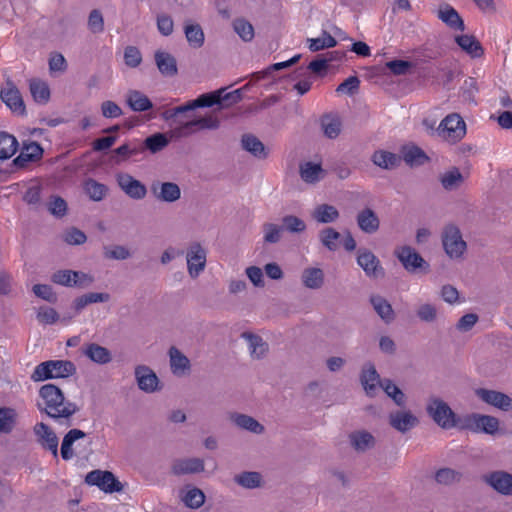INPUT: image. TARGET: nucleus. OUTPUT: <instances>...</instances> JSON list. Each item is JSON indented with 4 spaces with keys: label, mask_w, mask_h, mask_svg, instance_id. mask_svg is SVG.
Returning <instances> with one entry per match:
<instances>
[{
    "label": "nucleus",
    "mask_w": 512,
    "mask_h": 512,
    "mask_svg": "<svg viewBox=\"0 0 512 512\" xmlns=\"http://www.w3.org/2000/svg\"><path fill=\"white\" fill-rule=\"evenodd\" d=\"M39 397L42 402L37 404L38 409L59 423L69 420L79 411L77 404L67 400L63 391L55 384L41 386Z\"/></svg>",
    "instance_id": "obj_1"
},
{
    "label": "nucleus",
    "mask_w": 512,
    "mask_h": 512,
    "mask_svg": "<svg viewBox=\"0 0 512 512\" xmlns=\"http://www.w3.org/2000/svg\"><path fill=\"white\" fill-rule=\"evenodd\" d=\"M426 412L428 416L443 429H451L458 424L456 413L439 397L431 396L428 398Z\"/></svg>",
    "instance_id": "obj_2"
},
{
    "label": "nucleus",
    "mask_w": 512,
    "mask_h": 512,
    "mask_svg": "<svg viewBox=\"0 0 512 512\" xmlns=\"http://www.w3.org/2000/svg\"><path fill=\"white\" fill-rule=\"evenodd\" d=\"M436 134L443 140L455 144L466 135V124L457 113L447 115L437 126Z\"/></svg>",
    "instance_id": "obj_3"
},
{
    "label": "nucleus",
    "mask_w": 512,
    "mask_h": 512,
    "mask_svg": "<svg viewBox=\"0 0 512 512\" xmlns=\"http://www.w3.org/2000/svg\"><path fill=\"white\" fill-rule=\"evenodd\" d=\"M394 254L409 273L426 274L430 271L429 263L411 246L398 247L395 249Z\"/></svg>",
    "instance_id": "obj_4"
},
{
    "label": "nucleus",
    "mask_w": 512,
    "mask_h": 512,
    "mask_svg": "<svg viewBox=\"0 0 512 512\" xmlns=\"http://www.w3.org/2000/svg\"><path fill=\"white\" fill-rule=\"evenodd\" d=\"M442 244L450 258H460L466 251L467 244L462 238L460 229L454 224H448L442 232Z\"/></svg>",
    "instance_id": "obj_5"
},
{
    "label": "nucleus",
    "mask_w": 512,
    "mask_h": 512,
    "mask_svg": "<svg viewBox=\"0 0 512 512\" xmlns=\"http://www.w3.org/2000/svg\"><path fill=\"white\" fill-rule=\"evenodd\" d=\"M85 482L98 486L106 493L120 492L123 489L121 482L110 471L93 470L86 475Z\"/></svg>",
    "instance_id": "obj_6"
},
{
    "label": "nucleus",
    "mask_w": 512,
    "mask_h": 512,
    "mask_svg": "<svg viewBox=\"0 0 512 512\" xmlns=\"http://www.w3.org/2000/svg\"><path fill=\"white\" fill-rule=\"evenodd\" d=\"M474 394L483 403L501 411L508 412L512 410V398L504 392L487 388H477L474 390Z\"/></svg>",
    "instance_id": "obj_7"
},
{
    "label": "nucleus",
    "mask_w": 512,
    "mask_h": 512,
    "mask_svg": "<svg viewBox=\"0 0 512 512\" xmlns=\"http://www.w3.org/2000/svg\"><path fill=\"white\" fill-rule=\"evenodd\" d=\"M44 149L36 141H23L20 154L13 160L12 164L17 168H26L29 163L38 162L42 159Z\"/></svg>",
    "instance_id": "obj_8"
},
{
    "label": "nucleus",
    "mask_w": 512,
    "mask_h": 512,
    "mask_svg": "<svg viewBox=\"0 0 512 512\" xmlns=\"http://www.w3.org/2000/svg\"><path fill=\"white\" fill-rule=\"evenodd\" d=\"M499 425L498 418L491 415L474 413L466 419V426L469 429L489 435H494L498 431Z\"/></svg>",
    "instance_id": "obj_9"
},
{
    "label": "nucleus",
    "mask_w": 512,
    "mask_h": 512,
    "mask_svg": "<svg viewBox=\"0 0 512 512\" xmlns=\"http://www.w3.org/2000/svg\"><path fill=\"white\" fill-rule=\"evenodd\" d=\"M357 263L368 277L378 278L384 276V269L379 259L366 248L358 249Z\"/></svg>",
    "instance_id": "obj_10"
},
{
    "label": "nucleus",
    "mask_w": 512,
    "mask_h": 512,
    "mask_svg": "<svg viewBox=\"0 0 512 512\" xmlns=\"http://www.w3.org/2000/svg\"><path fill=\"white\" fill-rule=\"evenodd\" d=\"M117 183L121 190L134 200H142L147 195L146 186L128 173L117 174Z\"/></svg>",
    "instance_id": "obj_11"
},
{
    "label": "nucleus",
    "mask_w": 512,
    "mask_h": 512,
    "mask_svg": "<svg viewBox=\"0 0 512 512\" xmlns=\"http://www.w3.org/2000/svg\"><path fill=\"white\" fill-rule=\"evenodd\" d=\"M389 425L400 433H406L419 424L418 418L410 410H396L388 415Z\"/></svg>",
    "instance_id": "obj_12"
},
{
    "label": "nucleus",
    "mask_w": 512,
    "mask_h": 512,
    "mask_svg": "<svg viewBox=\"0 0 512 512\" xmlns=\"http://www.w3.org/2000/svg\"><path fill=\"white\" fill-rule=\"evenodd\" d=\"M482 479L498 493L512 495V474L499 470L483 475Z\"/></svg>",
    "instance_id": "obj_13"
},
{
    "label": "nucleus",
    "mask_w": 512,
    "mask_h": 512,
    "mask_svg": "<svg viewBox=\"0 0 512 512\" xmlns=\"http://www.w3.org/2000/svg\"><path fill=\"white\" fill-rule=\"evenodd\" d=\"M34 433L41 447L49 450L55 458H58V437L52 428L40 422L34 426Z\"/></svg>",
    "instance_id": "obj_14"
},
{
    "label": "nucleus",
    "mask_w": 512,
    "mask_h": 512,
    "mask_svg": "<svg viewBox=\"0 0 512 512\" xmlns=\"http://www.w3.org/2000/svg\"><path fill=\"white\" fill-rule=\"evenodd\" d=\"M154 197L163 202H175L181 197L180 187L174 182L154 181L150 187Z\"/></svg>",
    "instance_id": "obj_15"
},
{
    "label": "nucleus",
    "mask_w": 512,
    "mask_h": 512,
    "mask_svg": "<svg viewBox=\"0 0 512 512\" xmlns=\"http://www.w3.org/2000/svg\"><path fill=\"white\" fill-rule=\"evenodd\" d=\"M0 98L14 113L25 114L24 101L13 82L7 81L6 87L0 91Z\"/></svg>",
    "instance_id": "obj_16"
},
{
    "label": "nucleus",
    "mask_w": 512,
    "mask_h": 512,
    "mask_svg": "<svg viewBox=\"0 0 512 512\" xmlns=\"http://www.w3.org/2000/svg\"><path fill=\"white\" fill-rule=\"evenodd\" d=\"M205 469L204 461L201 458H178L171 464V474L182 476L187 474H196Z\"/></svg>",
    "instance_id": "obj_17"
},
{
    "label": "nucleus",
    "mask_w": 512,
    "mask_h": 512,
    "mask_svg": "<svg viewBox=\"0 0 512 512\" xmlns=\"http://www.w3.org/2000/svg\"><path fill=\"white\" fill-rule=\"evenodd\" d=\"M135 378L140 390L146 393H153L159 390V379L155 372L145 365H138L135 368Z\"/></svg>",
    "instance_id": "obj_18"
},
{
    "label": "nucleus",
    "mask_w": 512,
    "mask_h": 512,
    "mask_svg": "<svg viewBox=\"0 0 512 512\" xmlns=\"http://www.w3.org/2000/svg\"><path fill=\"white\" fill-rule=\"evenodd\" d=\"M206 264V252L199 243L190 246L187 253L188 271L191 277H197L204 270Z\"/></svg>",
    "instance_id": "obj_19"
},
{
    "label": "nucleus",
    "mask_w": 512,
    "mask_h": 512,
    "mask_svg": "<svg viewBox=\"0 0 512 512\" xmlns=\"http://www.w3.org/2000/svg\"><path fill=\"white\" fill-rule=\"evenodd\" d=\"M382 380L383 379L380 378L374 364L369 362L363 366L360 375V382L368 396H375L377 385L380 386V382Z\"/></svg>",
    "instance_id": "obj_20"
},
{
    "label": "nucleus",
    "mask_w": 512,
    "mask_h": 512,
    "mask_svg": "<svg viewBox=\"0 0 512 512\" xmlns=\"http://www.w3.org/2000/svg\"><path fill=\"white\" fill-rule=\"evenodd\" d=\"M356 222L359 229L366 234H374L380 228V219L378 215L369 207H365L358 212Z\"/></svg>",
    "instance_id": "obj_21"
},
{
    "label": "nucleus",
    "mask_w": 512,
    "mask_h": 512,
    "mask_svg": "<svg viewBox=\"0 0 512 512\" xmlns=\"http://www.w3.org/2000/svg\"><path fill=\"white\" fill-rule=\"evenodd\" d=\"M82 354L99 365H105L112 361L111 351L97 343L86 344L82 348Z\"/></svg>",
    "instance_id": "obj_22"
},
{
    "label": "nucleus",
    "mask_w": 512,
    "mask_h": 512,
    "mask_svg": "<svg viewBox=\"0 0 512 512\" xmlns=\"http://www.w3.org/2000/svg\"><path fill=\"white\" fill-rule=\"evenodd\" d=\"M143 152L144 148H141L140 144L127 142L112 150L110 162L114 165H120L121 163L127 161L130 157L136 156Z\"/></svg>",
    "instance_id": "obj_23"
},
{
    "label": "nucleus",
    "mask_w": 512,
    "mask_h": 512,
    "mask_svg": "<svg viewBox=\"0 0 512 512\" xmlns=\"http://www.w3.org/2000/svg\"><path fill=\"white\" fill-rule=\"evenodd\" d=\"M299 175L302 181L307 184H316L321 181L326 172L322 168L320 163L304 162L299 165Z\"/></svg>",
    "instance_id": "obj_24"
},
{
    "label": "nucleus",
    "mask_w": 512,
    "mask_h": 512,
    "mask_svg": "<svg viewBox=\"0 0 512 512\" xmlns=\"http://www.w3.org/2000/svg\"><path fill=\"white\" fill-rule=\"evenodd\" d=\"M438 18L444 22L448 27L454 30L464 31L465 24L459 13L449 4L440 5Z\"/></svg>",
    "instance_id": "obj_25"
},
{
    "label": "nucleus",
    "mask_w": 512,
    "mask_h": 512,
    "mask_svg": "<svg viewBox=\"0 0 512 512\" xmlns=\"http://www.w3.org/2000/svg\"><path fill=\"white\" fill-rule=\"evenodd\" d=\"M154 59L156 66L162 75L167 77L177 75V61L172 54L162 50H157L154 54Z\"/></svg>",
    "instance_id": "obj_26"
},
{
    "label": "nucleus",
    "mask_w": 512,
    "mask_h": 512,
    "mask_svg": "<svg viewBox=\"0 0 512 512\" xmlns=\"http://www.w3.org/2000/svg\"><path fill=\"white\" fill-rule=\"evenodd\" d=\"M229 419L238 428L260 435L264 433L265 427L252 416L242 413H231Z\"/></svg>",
    "instance_id": "obj_27"
},
{
    "label": "nucleus",
    "mask_w": 512,
    "mask_h": 512,
    "mask_svg": "<svg viewBox=\"0 0 512 512\" xmlns=\"http://www.w3.org/2000/svg\"><path fill=\"white\" fill-rule=\"evenodd\" d=\"M170 358V369L174 375H183L191 368L190 360L175 346L168 351Z\"/></svg>",
    "instance_id": "obj_28"
},
{
    "label": "nucleus",
    "mask_w": 512,
    "mask_h": 512,
    "mask_svg": "<svg viewBox=\"0 0 512 512\" xmlns=\"http://www.w3.org/2000/svg\"><path fill=\"white\" fill-rule=\"evenodd\" d=\"M351 446L357 452H365L374 448L376 444L375 437L366 430L354 431L349 435Z\"/></svg>",
    "instance_id": "obj_29"
},
{
    "label": "nucleus",
    "mask_w": 512,
    "mask_h": 512,
    "mask_svg": "<svg viewBox=\"0 0 512 512\" xmlns=\"http://www.w3.org/2000/svg\"><path fill=\"white\" fill-rule=\"evenodd\" d=\"M242 149L252 154L258 159H266L268 157V150L264 144L252 134H244L241 138Z\"/></svg>",
    "instance_id": "obj_30"
},
{
    "label": "nucleus",
    "mask_w": 512,
    "mask_h": 512,
    "mask_svg": "<svg viewBox=\"0 0 512 512\" xmlns=\"http://www.w3.org/2000/svg\"><path fill=\"white\" fill-rule=\"evenodd\" d=\"M371 161L382 169L392 170L400 165L401 157L389 151L377 150L373 153Z\"/></svg>",
    "instance_id": "obj_31"
},
{
    "label": "nucleus",
    "mask_w": 512,
    "mask_h": 512,
    "mask_svg": "<svg viewBox=\"0 0 512 512\" xmlns=\"http://www.w3.org/2000/svg\"><path fill=\"white\" fill-rule=\"evenodd\" d=\"M340 216L337 208L330 204H319L311 213V217L318 223L328 224L335 222Z\"/></svg>",
    "instance_id": "obj_32"
},
{
    "label": "nucleus",
    "mask_w": 512,
    "mask_h": 512,
    "mask_svg": "<svg viewBox=\"0 0 512 512\" xmlns=\"http://www.w3.org/2000/svg\"><path fill=\"white\" fill-rule=\"evenodd\" d=\"M457 44L472 58H480L484 54L481 43L473 35H460L455 38Z\"/></svg>",
    "instance_id": "obj_33"
},
{
    "label": "nucleus",
    "mask_w": 512,
    "mask_h": 512,
    "mask_svg": "<svg viewBox=\"0 0 512 512\" xmlns=\"http://www.w3.org/2000/svg\"><path fill=\"white\" fill-rule=\"evenodd\" d=\"M126 102L131 110L135 112H144L153 108L151 100L138 90H130Z\"/></svg>",
    "instance_id": "obj_34"
},
{
    "label": "nucleus",
    "mask_w": 512,
    "mask_h": 512,
    "mask_svg": "<svg viewBox=\"0 0 512 512\" xmlns=\"http://www.w3.org/2000/svg\"><path fill=\"white\" fill-rule=\"evenodd\" d=\"M86 436V433L83 432L82 430L80 429H71L69 430L63 440H62V444H61V457L64 459V460H70L74 457V451H73V444L75 441L79 440V439H82Z\"/></svg>",
    "instance_id": "obj_35"
},
{
    "label": "nucleus",
    "mask_w": 512,
    "mask_h": 512,
    "mask_svg": "<svg viewBox=\"0 0 512 512\" xmlns=\"http://www.w3.org/2000/svg\"><path fill=\"white\" fill-rule=\"evenodd\" d=\"M370 302L376 313L384 322L390 323L395 319V313L392 306L384 297L380 295H373L370 298Z\"/></svg>",
    "instance_id": "obj_36"
},
{
    "label": "nucleus",
    "mask_w": 512,
    "mask_h": 512,
    "mask_svg": "<svg viewBox=\"0 0 512 512\" xmlns=\"http://www.w3.org/2000/svg\"><path fill=\"white\" fill-rule=\"evenodd\" d=\"M184 33L191 47L201 48L204 45L205 35L199 24L190 21L185 22Z\"/></svg>",
    "instance_id": "obj_37"
},
{
    "label": "nucleus",
    "mask_w": 512,
    "mask_h": 512,
    "mask_svg": "<svg viewBox=\"0 0 512 512\" xmlns=\"http://www.w3.org/2000/svg\"><path fill=\"white\" fill-rule=\"evenodd\" d=\"M241 336L247 340L252 357L260 359L268 351V344L259 335L243 332Z\"/></svg>",
    "instance_id": "obj_38"
},
{
    "label": "nucleus",
    "mask_w": 512,
    "mask_h": 512,
    "mask_svg": "<svg viewBox=\"0 0 512 512\" xmlns=\"http://www.w3.org/2000/svg\"><path fill=\"white\" fill-rule=\"evenodd\" d=\"M442 187L447 191H452L459 188L463 182L464 177L457 167H452L439 177Z\"/></svg>",
    "instance_id": "obj_39"
},
{
    "label": "nucleus",
    "mask_w": 512,
    "mask_h": 512,
    "mask_svg": "<svg viewBox=\"0 0 512 512\" xmlns=\"http://www.w3.org/2000/svg\"><path fill=\"white\" fill-rule=\"evenodd\" d=\"M302 283L309 289H319L324 283V272L320 268H306L302 272Z\"/></svg>",
    "instance_id": "obj_40"
},
{
    "label": "nucleus",
    "mask_w": 512,
    "mask_h": 512,
    "mask_svg": "<svg viewBox=\"0 0 512 512\" xmlns=\"http://www.w3.org/2000/svg\"><path fill=\"white\" fill-rule=\"evenodd\" d=\"M463 478V474L455 469L444 467L435 472L434 479L437 484L450 486L459 483Z\"/></svg>",
    "instance_id": "obj_41"
},
{
    "label": "nucleus",
    "mask_w": 512,
    "mask_h": 512,
    "mask_svg": "<svg viewBox=\"0 0 512 512\" xmlns=\"http://www.w3.org/2000/svg\"><path fill=\"white\" fill-rule=\"evenodd\" d=\"M17 149V139L7 132H0V159L6 160L11 158Z\"/></svg>",
    "instance_id": "obj_42"
},
{
    "label": "nucleus",
    "mask_w": 512,
    "mask_h": 512,
    "mask_svg": "<svg viewBox=\"0 0 512 512\" xmlns=\"http://www.w3.org/2000/svg\"><path fill=\"white\" fill-rule=\"evenodd\" d=\"M53 373V379L68 378L76 374L77 368L69 360H50Z\"/></svg>",
    "instance_id": "obj_43"
},
{
    "label": "nucleus",
    "mask_w": 512,
    "mask_h": 512,
    "mask_svg": "<svg viewBox=\"0 0 512 512\" xmlns=\"http://www.w3.org/2000/svg\"><path fill=\"white\" fill-rule=\"evenodd\" d=\"M33 99L40 104H45L50 99V89L45 81L32 79L29 84Z\"/></svg>",
    "instance_id": "obj_44"
},
{
    "label": "nucleus",
    "mask_w": 512,
    "mask_h": 512,
    "mask_svg": "<svg viewBox=\"0 0 512 512\" xmlns=\"http://www.w3.org/2000/svg\"><path fill=\"white\" fill-rule=\"evenodd\" d=\"M168 144L169 138L167 137V134L158 132L148 136L144 140L143 144L140 145L141 148H144V151L149 150L151 153L155 154L167 147Z\"/></svg>",
    "instance_id": "obj_45"
},
{
    "label": "nucleus",
    "mask_w": 512,
    "mask_h": 512,
    "mask_svg": "<svg viewBox=\"0 0 512 512\" xmlns=\"http://www.w3.org/2000/svg\"><path fill=\"white\" fill-rule=\"evenodd\" d=\"M380 387L389 396L394 403L399 407H404L406 404V396L403 391L393 383L392 380L384 378L380 382Z\"/></svg>",
    "instance_id": "obj_46"
},
{
    "label": "nucleus",
    "mask_w": 512,
    "mask_h": 512,
    "mask_svg": "<svg viewBox=\"0 0 512 512\" xmlns=\"http://www.w3.org/2000/svg\"><path fill=\"white\" fill-rule=\"evenodd\" d=\"M17 422V413L10 407H0V434H9Z\"/></svg>",
    "instance_id": "obj_47"
},
{
    "label": "nucleus",
    "mask_w": 512,
    "mask_h": 512,
    "mask_svg": "<svg viewBox=\"0 0 512 512\" xmlns=\"http://www.w3.org/2000/svg\"><path fill=\"white\" fill-rule=\"evenodd\" d=\"M321 244L329 251H336L339 247L341 234L332 227H326L319 232Z\"/></svg>",
    "instance_id": "obj_48"
},
{
    "label": "nucleus",
    "mask_w": 512,
    "mask_h": 512,
    "mask_svg": "<svg viewBox=\"0 0 512 512\" xmlns=\"http://www.w3.org/2000/svg\"><path fill=\"white\" fill-rule=\"evenodd\" d=\"M403 160L410 166L422 165L428 161L425 152L418 146L403 147Z\"/></svg>",
    "instance_id": "obj_49"
},
{
    "label": "nucleus",
    "mask_w": 512,
    "mask_h": 512,
    "mask_svg": "<svg viewBox=\"0 0 512 512\" xmlns=\"http://www.w3.org/2000/svg\"><path fill=\"white\" fill-rule=\"evenodd\" d=\"M181 500L187 507L197 509L204 504L205 495L201 489L191 487L186 492L182 491Z\"/></svg>",
    "instance_id": "obj_50"
},
{
    "label": "nucleus",
    "mask_w": 512,
    "mask_h": 512,
    "mask_svg": "<svg viewBox=\"0 0 512 512\" xmlns=\"http://www.w3.org/2000/svg\"><path fill=\"white\" fill-rule=\"evenodd\" d=\"M262 476L259 472L246 471L234 477L235 483L246 489L260 487Z\"/></svg>",
    "instance_id": "obj_51"
},
{
    "label": "nucleus",
    "mask_w": 512,
    "mask_h": 512,
    "mask_svg": "<svg viewBox=\"0 0 512 512\" xmlns=\"http://www.w3.org/2000/svg\"><path fill=\"white\" fill-rule=\"evenodd\" d=\"M233 29L235 33L244 41L251 42L254 38V27L253 25L246 20L245 18H236L233 21Z\"/></svg>",
    "instance_id": "obj_52"
},
{
    "label": "nucleus",
    "mask_w": 512,
    "mask_h": 512,
    "mask_svg": "<svg viewBox=\"0 0 512 512\" xmlns=\"http://www.w3.org/2000/svg\"><path fill=\"white\" fill-rule=\"evenodd\" d=\"M321 127L326 137L335 139L341 131V121L338 117L325 115L321 119Z\"/></svg>",
    "instance_id": "obj_53"
},
{
    "label": "nucleus",
    "mask_w": 512,
    "mask_h": 512,
    "mask_svg": "<svg viewBox=\"0 0 512 512\" xmlns=\"http://www.w3.org/2000/svg\"><path fill=\"white\" fill-rule=\"evenodd\" d=\"M84 190L91 200L101 201L106 196L108 188L106 185L90 178L85 181Z\"/></svg>",
    "instance_id": "obj_54"
},
{
    "label": "nucleus",
    "mask_w": 512,
    "mask_h": 512,
    "mask_svg": "<svg viewBox=\"0 0 512 512\" xmlns=\"http://www.w3.org/2000/svg\"><path fill=\"white\" fill-rule=\"evenodd\" d=\"M178 125L169 131L170 139L187 138L197 132L195 120L177 122Z\"/></svg>",
    "instance_id": "obj_55"
},
{
    "label": "nucleus",
    "mask_w": 512,
    "mask_h": 512,
    "mask_svg": "<svg viewBox=\"0 0 512 512\" xmlns=\"http://www.w3.org/2000/svg\"><path fill=\"white\" fill-rule=\"evenodd\" d=\"M307 41L309 43V50L312 52H317L326 48H332L337 45L336 39L325 30L322 32V37L309 38Z\"/></svg>",
    "instance_id": "obj_56"
},
{
    "label": "nucleus",
    "mask_w": 512,
    "mask_h": 512,
    "mask_svg": "<svg viewBox=\"0 0 512 512\" xmlns=\"http://www.w3.org/2000/svg\"><path fill=\"white\" fill-rule=\"evenodd\" d=\"M418 319L425 323H432L437 320L438 310L434 304L423 303L416 310Z\"/></svg>",
    "instance_id": "obj_57"
},
{
    "label": "nucleus",
    "mask_w": 512,
    "mask_h": 512,
    "mask_svg": "<svg viewBox=\"0 0 512 512\" xmlns=\"http://www.w3.org/2000/svg\"><path fill=\"white\" fill-rule=\"evenodd\" d=\"M283 230H286L290 233H302L306 230L305 222L294 215H286L282 218V226Z\"/></svg>",
    "instance_id": "obj_58"
},
{
    "label": "nucleus",
    "mask_w": 512,
    "mask_h": 512,
    "mask_svg": "<svg viewBox=\"0 0 512 512\" xmlns=\"http://www.w3.org/2000/svg\"><path fill=\"white\" fill-rule=\"evenodd\" d=\"M49 379H53L50 360L38 364L31 374V380L34 382H42Z\"/></svg>",
    "instance_id": "obj_59"
},
{
    "label": "nucleus",
    "mask_w": 512,
    "mask_h": 512,
    "mask_svg": "<svg viewBox=\"0 0 512 512\" xmlns=\"http://www.w3.org/2000/svg\"><path fill=\"white\" fill-rule=\"evenodd\" d=\"M263 240L268 244H275L281 240V233L283 228L274 223H264L263 224Z\"/></svg>",
    "instance_id": "obj_60"
},
{
    "label": "nucleus",
    "mask_w": 512,
    "mask_h": 512,
    "mask_svg": "<svg viewBox=\"0 0 512 512\" xmlns=\"http://www.w3.org/2000/svg\"><path fill=\"white\" fill-rule=\"evenodd\" d=\"M103 255L106 259L126 260L131 257L130 251L122 245L104 247Z\"/></svg>",
    "instance_id": "obj_61"
},
{
    "label": "nucleus",
    "mask_w": 512,
    "mask_h": 512,
    "mask_svg": "<svg viewBox=\"0 0 512 512\" xmlns=\"http://www.w3.org/2000/svg\"><path fill=\"white\" fill-rule=\"evenodd\" d=\"M51 281L58 285L73 287L74 271L69 269L57 270L52 274Z\"/></svg>",
    "instance_id": "obj_62"
},
{
    "label": "nucleus",
    "mask_w": 512,
    "mask_h": 512,
    "mask_svg": "<svg viewBox=\"0 0 512 512\" xmlns=\"http://www.w3.org/2000/svg\"><path fill=\"white\" fill-rule=\"evenodd\" d=\"M88 28L94 34L104 31V19L100 10L93 9L90 12L88 17Z\"/></svg>",
    "instance_id": "obj_63"
},
{
    "label": "nucleus",
    "mask_w": 512,
    "mask_h": 512,
    "mask_svg": "<svg viewBox=\"0 0 512 512\" xmlns=\"http://www.w3.org/2000/svg\"><path fill=\"white\" fill-rule=\"evenodd\" d=\"M33 293L50 303H56L57 302V295L54 293L51 286L46 284H35L32 288Z\"/></svg>",
    "instance_id": "obj_64"
}]
</instances>
